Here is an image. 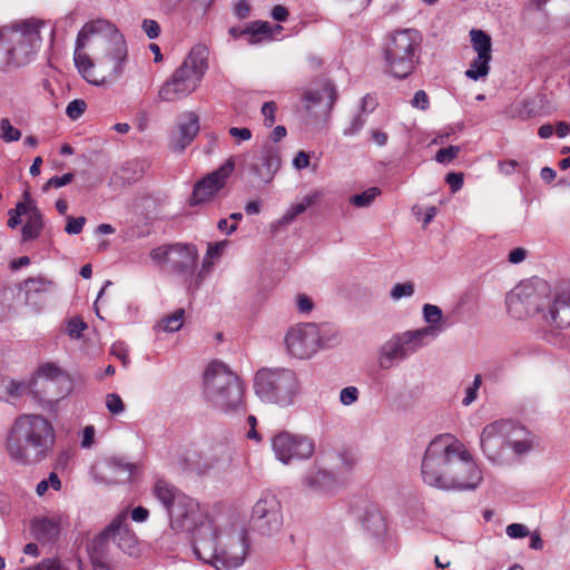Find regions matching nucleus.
I'll use <instances>...</instances> for the list:
<instances>
[{
  "label": "nucleus",
  "instance_id": "5",
  "mask_svg": "<svg viewBox=\"0 0 570 570\" xmlns=\"http://www.w3.org/2000/svg\"><path fill=\"white\" fill-rule=\"evenodd\" d=\"M207 69L206 48H193L181 65L159 88V100L173 102L186 98L199 87Z\"/></svg>",
  "mask_w": 570,
  "mask_h": 570
},
{
  "label": "nucleus",
  "instance_id": "37",
  "mask_svg": "<svg viewBox=\"0 0 570 570\" xmlns=\"http://www.w3.org/2000/svg\"><path fill=\"white\" fill-rule=\"evenodd\" d=\"M1 387L3 392L13 400L21 397L28 390V385L26 382L16 381L12 379L3 380Z\"/></svg>",
  "mask_w": 570,
  "mask_h": 570
},
{
  "label": "nucleus",
  "instance_id": "49",
  "mask_svg": "<svg viewBox=\"0 0 570 570\" xmlns=\"http://www.w3.org/2000/svg\"><path fill=\"white\" fill-rule=\"evenodd\" d=\"M414 293V286L411 282L397 283L391 291L393 299H400L402 297L411 296Z\"/></svg>",
  "mask_w": 570,
  "mask_h": 570
},
{
  "label": "nucleus",
  "instance_id": "11",
  "mask_svg": "<svg viewBox=\"0 0 570 570\" xmlns=\"http://www.w3.org/2000/svg\"><path fill=\"white\" fill-rule=\"evenodd\" d=\"M451 444L450 434L440 435L429 444L422 461V478L426 484L444 489L449 461L454 451Z\"/></svg>",
  "mask_w": 570,
  "mask_h": 570
},
{
  "label": "nucleus",
  "instance_id": "64",
  "mask_svg": "<svg viewBox=\"0 0 570 570\" xmlns=\"http://www.w3.org/2000/svg\"><path fill=\"white\" fill-rule=\"evenodd\" d=\"M96 430L94 425H87L82 431L81 448L89 449L95 442Z\"/></svg>",
  "mask_w": 570,
  "mask_h": 570
},
{
  "label": "nucleus",
  "instance_id": "46",
  "mask_svg": "<svg viewBox=\"0 0 570 570\" xmlns=\"http://www.w3.org/2000/svg\"><path fill=\"white\" fill-rule=\"evenodd\" d=\"M86 102L82 99H75L70 101L66 108V114L70 119L80 118L86 111Z\"/></svg>",
  "mask_w": 570,
  "mask_h": 570
},
{
  "label": "nucleus",
  "instance_id": "51",
  "mask_svg": "<svg viewBox=\"0 0 570 570\" xmlns=\"http://www.w3.org/2000/svg\"><path fill=\"white\" fill-rule=\"evenodd\" d=\"M424 320L430 324H436L442 320V311L439 306L425 304L423 306Z\"/></svg>",
  "mask_w": 570,
  "mask_h": 570
},
{
  "label": "nucleus",
  "instance_id": "34",
  "mask_svg": "<svg viewBox=\"0 0 570 570\" xmlns=\"http://www.w3.org/2000/svg\"><path fill=\"white\" fill-rule=\"evenodd\" d=\"M470 40L476 56L492 57V40L485 31L472 29L470 31Z\"/></svg>",
  "mask_w": 570,
  "mask_h": 570
},
{
  "label": "nucleus",
  "instance_id": "16",
  "mask_svg": "<svg viewBox=\"0 0 570 570\" xmlns=\"http://www.w3.org/2000/svg\"><path fill=\"white\" fill-rule=\"evenodd\" d=\"M127 519L128 512L127 510H122L101 531L98 540L101 544L107 541H112L128 556L138 558L141 554L140 544L135 532L129 528Z\"/></svg>",
  "mask_w": 570,
  "mask_h": 570
},
{
  "label": "nucleus",
  "instance_id": "3",
  "mask_svg": "<svg viewBox=\"0 0 570 570\" xmlns=\"http://www.w3.org/2000/svg\"><path fill=\"white\" fill-rule=\"evenodd\" d=\"M204 392L216 409L233 413L245 407V385L225 363L213 361L204 374Z\"/></svg>",
  "mask_w": 570,
  "mask_h": 570
},
{
  "label": "nucleus",
  "instance_id": "10",
  "mask_svg": "<svg viewBox=\"0 0 570 570\" xmlns=\"http://www.w3.org/2000/svg\"><path fill=\"white\" fill-rule=\"evenodd\" d=\"M453 453L449 461L444 489H474L482 480V473L471 454L452 436Z\"/></svg>",
  "mask_w": 570,
  "mask_h": 570
},
{
  "label": "nucleus",
  "instance_id": "44",
  "mask_svg": "<svg viewBox=\"0 0 570 570\" xmlns=\"http://www.w3.org/2000/svg\"><path fill=\"white\" fill-rule=\"evenodd\" d=\"M73 178L75 176L71 173L63 174L62 176H53L43 185L42 190L48 191L50 188H61L70 184Z\"/></svg>",
  "mask_w": 570,
  "mask_h": 570
},
{
  "label": "nucleus",
  "instance_id": "12",
  "mask_svg": "<svg viewBox=\"0 0 570 570\" xmlns=\"http://www.w3.org/2000/svg\"><path fill=\"white\" fill-rule=\"evenodd\" d=\"M283 524L279 500L275 494L266 492L252 507V529L264 535L277 532Z\"/></svg>",
  "mask_w": 570,
  "mask_h": 570
},
{
  "label": "nucleus",
  "instance_id": "35",
  "mask_svg": "<svg viewBox=\"0 0 570 570\" xmlns=\"http://www.w3.org/2000/svg\"><path fill=\"white\" fill-rule=\"evenodd\" d=\"M185 318V309L177 308L170 315L163 317L158 324L157 328L164 331L166 333H175L183 327Z\"/></svg>",
  "mask_w": 570,
  "mask_h": 570
},
{
  "label": "nucleus",
  "instance_id": "53",
  "mask_svg": "<svg viewBox=\"0 0 570 570\" xmlns=\"http://www.w3.org/2000/svg\"><path fill=\"white\" fill-rule=\"evenodd\" d=\"M482 384V377L480 374H476L473 380V384L469 386L465 391V396L462 401L463 405H470L478 395V391Z\"/></svg>",
  "mask_w": 570,
  "mask_h": 570
},
{
  "label": "nucleus",
  "instance_id": "4",
  "mask_svg": "<svg viewBox=\"0 0 570 570\" xmlns=\"http://www.w3.org/2000/svg\"><path fill=\"white\" fill-rule=\"evenodd\" d=\"M421 43L422 36L415 29L391 32L383 47L386 72L399 79L412 75L420 60Z\"/></svg>",
  "mask_w": 570,
  "mask_h": 570
},
{
  "label": "nucleus",
  "instance_id": "63",
  "mask_svg": "<svg viewBox=\"0 0 570 570\" xmlns=\"http://www.w3.org/2000/svg\"><path fill=\"white\" fill-rule=\"evenodd\" d=\"M296 306L301 313H309L313 309V301L306 294H299L296 297Z\"/></svg>",
  "mask_w": 570,
  "mask_h": 570
},
{
  "label": "nucleus",
  "instance_id": "54",
  "mask_svg": "<svg viewBox=\"0 0 570 570\" xmlns=\"http://www.w3.org/2000/svg\"><path fill=\"white\" fill-rule=\"evenodd\" d=\"M61 373H62L61 368L58 365H56L55 363L42 364L38 370L39 376L50 379V380L58 377L59 375H61Z\"/></svg>",
  "mask_w": 570,
  "mask_h": 570
},
{
  "label": "nucleus",
  "instance_id": "40",
  "mask_svg": "<svg viewBox=\"0 0 570 570\" xmlns=\"http://www.w3.org/2000/svg\"><path fill=\"white\" fill-rule=\"evenodd\" d=\"M59 491L61 489V480L56 472H51L47 479L41 480L36 487V493L42 497L49 489Z\"/></svg>",
  "mask_w": 570,
  "mask_h": 570
},
{
  "label": "nucleus",
  "instance_id": "1",
  "mask_svg": "<svg viewBox=\"0 0 570 570\" xmlns=\"http://www.w3.org/2000/svg\"><path fill=\"white\" fill-rule=\"evenodd\" d=\"M170 527L176 532H193L199 528L202 534L194 544V553L204 563H209L216 570H235L243 564L248 552L247 528L245 524H234L227 547L217 552V532L206 520L198 502L189 497L180 500L168 511Z\"/></svg>",
  "mask_w": 570,
  "mask_h": 570
},
{
  "label": "nucleus",
  "instance_id": "45",
  "mask_svg": "<svg viewBox=\"0 0 570 570\" xmlns=\"http://www.w3.org/2000/svg\"><path fill=\"white\" fill-rule=\"evenodd\" d=\"M87 328V324L80 318H71L67 324V334L73 338L78 340L82 336L83 331Z\"/></svg>",
  "mask_w": 570,
  "mask_h": 570
},
{
  "label": "nucleus",
  "instance_id": "48",
  "mask_svg": "<svg viewBox=\"0 0 570 570\" xmlns=\"http://www.w3.org/2000/svg\"><path fill=\"white\" fill-rule=\"evenodd\" d=\"M85 224H86V218L83 216H80V217L67 216V224L65 227V232L69 235H78L81 233Z\"/></svg>",
  "mask_w": 570,
  "mask_h": 570
},
{
  "label": "nucleus",
  "instance_id": "39",
  "mask_svg": "<svg viewBox=\"0 0 570 570\" xmlns=\"http://www.w3.org/2000/svg\"><path fill=\"white\" fill-rule=\"evenodd\" d=\"M0 138L6 142L18 141L21 138V131L13 127L8 118L0 120Z\"/></svg>",
  "mask_w": 570,
  "mask_h": 570
},
{
  "label": "nucleus",
  "instance_id": "7",
  "mask_svg": "<svg viewBox=\"0 0 570 570\" xmlns=\"http://www.w3.org/2000/svg\"><path fill=\"white\" fill-rule=\"evenodd\" d=\"M149 258L159 269L183 277L187 287L188 278L196 275L199 253L196 245L191 243H171L153 248L149 252Z\"/></svg>",
  "mask_w": 570,
  "mask_h": 570
},
{
  "label": "nucleus",
  "instance_id": "62",
  "mask_svg": "<svg viewBox=\"0 0 570 570\" xmlns=\"http://www.w3.org/2000/svg\"><path fill=\"white\" fill-rule=\"evenodd\" d=\"M446 184L450 186L453 193L458 191L463 186V174L462 173H449L445 177Z\"/></svg>",
  "mask_w": 570,
  "mask_h": 570
},
{
  "label": "nucleus",
  "instance_id": "52",
  "mask_svg": "<svg viewBox=\"0 0 570 570\" xmlns=\"http://www.w3.org/2000/svg\"><path fill=\"white\" fill-rule=\"evenodd\" d=\"M277 110V106L275 101H267L262 107V115L264 117V125L266 127H272L275 122V114Z\"/></svg>",
  "mask_w": 570,
  "mask_h": 570
},
{
  "label": "nucleus",
  "instance_id": "21",
  "mask_svg": "<svg viewBox=\"0 0 570 570\" xmlns=\"http://www.w3.org/2000/svg\"><path fill=\"white\" fill-rule=\"evenodd\" d=\"M507 308L509 314L518 320L535 315H542L543 305L540 296L531 286H518L507 295Z\"/></svg>",
  "mask_w": 570,
  "mask_h": 570
},
{
  "label": "nucleus",
  "instance_id": "59",
  "mask_svg": "<svg viewBox=\"0 0 570 570\" xmlns=\"http://www.w3.org/2000/svg\"><path fill=\"white\" fill-rule=\"evenodd\" d=\"M141 27L149 39H156L160 33V26L156 20L145 19Z\"/></svg>",
  "mask_w": 570,
  "mask_h": 570
},
{
  "label": "nucleus",
  "instance_id": "8",
  "mask_svg": "<svg viewBox=\"0 0 570 570\" xmlns=\"http://www.w3.org/2000/svg\"><path fill=\"white\" fill-rule=\"evenodd\" d=\"M256 395L265 402L288 404L298 389L293 371L286 368H262L254 377Z\"/></svg>",
  "mask_w": 570,
  "mask_h": 570
},
{
  "label": "nucleus",
  "instance_id": "13",
  "mask_svg": "<svg viewBox=\"0 0 570 570\" xmlns=\"http://www.w3.org/2000/svg\"><path fill=\"white\" fill-rule=\"evenodd\" d=\"M244 161L243 157H229L220 167L197 181L190 197V205L210 200L226 185L232 173Z\"/></svg>",
  "mask_w": 570,
  "mask_h": 570
},
{
  "label": "nucleus",
  "instance_id": "43",
  "mask_svg": "<svg viewBox=\"0 0 570 570\" xmlns=\"http://www.w3.org/2000/svg\"><path fill=\"white\" fill-rule=\"evenodd\" d=\"M28 209H29V200H27L24 203H18L16 205V208L11 209L9 212L10 217L8 219V226L10 228H16L21 223L20 217L22 215H26Z\"/></svg>",
  "mask_w": 570,
  "mask_h": 570
},
{
  "label": "nucleus",
  "instance_id": "56",
  "mask_svg": "<svg viewBox=\"0 0 570 570\" xmlns=\"http://www.w3.org/2000/svg\"><path fill=\"white\" fill-rule=\"evenodd\" d=\"M358 399V390L355 386L344 387L340 393V400L344 405H352Z\"/></svg>",
  "mask_w": 570,
  "mask_h": 570
},
{
  "label": "nucleus",
  "instance_id": "29",
  "mask_svg": "<svg viewBox=\"0 0 570 570\" xmlns=\"http://www.w3.org/2000/svg\"><path fill=\"white\" fill-rule=\"evenodd\" d=\"M106 469L107 482L117 484L130 481L134 466L118 459H111L107 462Z\"/></svg>",
  "mask_w": 570,
  "mask_h": 570
},
{
  "label": "nucleus",
  "instance_id": "38",
  "mask_svg": "<svg viewBox=\"0 0 570 570\" xmlns=\"http://www.w3.org/2000/svg\"><path fill=\"white\" fill-rule=\"evenodd\" d=\"M380 194V188L370 187L361 194L353 195L350 202L356 207H368Z\"/></svg>",
  "mask_w": 570,
  "mask_h": 570
},
{
  "label": "nucleus",
  "instance_id": "28",
  "mask_svg": "<svg viewBox=\"0 0 570 570\" xmlns=\"http://www.w3.org/2000/svg\"><path fill=\"white\" fill-rule=\"evenodd\" d=\"M363 528L374 537H382L386 533L387 524L382 512L374 505L368 507L362 519Z\"/></svg>",
  "mask_w": 570,
  "mask_h": 570
},
{
  "label": "nucleus",
  "instance_id": "23",
  "mask_svg": "<svg viewBox=\"0 0 570 570\" xmlns=\"http://www.w3.org/2000/svg\"><path fill=\"white\" fill-rule=\"evenodd\" d=\"M32 535L41 543L56 541L61 530V518L59 515L39 517L31 521Z\"/></svg>",
  "mask_w": 570,
  "mask_h": 570
},
{
  "label": "nucleus",
  "instance_id": "33",
  "mask_svg": "<svg viewBox=\"0 0 570 570\" xmlns=\"http://www.w3.org/2000/svg\"><path fill=\"white\" fill-rule=\"evenodd\" d=\"M283 27L281 24H271L267 21L252 22V45L261 40H273L281 35Z\"/></svg>",
  "mask_w": 570,
  "mask_h": 570
},
{
  "label": "nucleus",
  "instance_id": "22",
  "mask_svg": "<svg viewBox=\"0 0 570 570\" xmlns=\"http://www.w3.org/2000/svg\"><path fill=\"white\" fill-rule=\"evenodd\" d=\"M229 244L230 243L228 240H220L217 243L208 244L200 269L196 273V275H191L187 281V291L189 293H194L200 288L204 281L212 273L214 265L222 257Z\"/></svg>",
  "mask_w": 570,
  "mask_h": 570
},
{
  "label": "nucleus",
  "instance_id": "15",
  "mask_svg": "<svg viewBox=\"0 0 570 570\" xmlns=\"http://www.w3.org/2000/svg\"><path fill=\"white\" fill-rule=\"evenodd\" d=\"M285 344L289 354L297 358H308L321 346L318 326L314 323H302L291 327L285 335Z\"/></svg>",
  "mask_w": 570,
  "mask_h": 570
},
{
  "label": "nucleus",
  "instance_id": "6",
  "mask_svg": "<svg viewBox=\"0 0 570 570\" xmlns=\"http://www.w3.org/2000/svg\"><path fill=\"white\" fill-rule=\"evenodd\" d=\"M92 41L105 47L106 57L111 62L110 75L112 78H118L122 73L124 63L127 59V46L122 35L110 21L96 19L86 22L76 39L78 48H85Z\"/></svg>",
  "mask_w": 570,
  "mask_h": 570
},
{
  "label": "nucleus",
  "instance_id": "58",
  "mask_svg": "<svg viewBox=\"0 0 570 570\" xmlns=\"http://www.w3.org/2000/svg\"><path fill=\"white\" fill-rule=\"evenodd\" d=\"M110 352L114 356L119 358L125 365L129 361L128 347L122 342H116L111 345Z\"/></svg>",
  "mask_w": 570,
  "mask_h": 570
},
{
  "label": "nucleus",
  "instance_id": "47",
  "mask_svg": "<svg viewBox=\"0 0 570 570\" xmlns=\"http://www.w3.org/2000/svg\"><path fill=\"white\" fill-rule=\"evenodd\" d=\"M459 153L460 148L458 146L441 148L435 155V160L440 164H449L459 155Z\"/></svg>",
  "mask_w": 570,
  "mask_h": 570
},
{
  "label": "nucleus",
  "instance_id": "25",
  "mask_svg": "<svg viewBox=\"0 0 570 570\" xmlns=\"http://www.w3.org/2000/svg\"><path fill=\"white\" fill-rule=\"evenodd\" d=\"M199 131V118L195 112H186L178 124L177 137L173 142L175 150H184L197 136Z\"/></svg>",
  "mask_w": 570,
  "mask_h": 570
},
{
  "label": "nucleus",
  "instance_id": "18",
  "mask_svg": "<svg viewBox=\"0 0 570 570\" xmlns=\"http://www.w3.org/2000/svg\"><path fill=\"white\" fill-rule=\"evenodd\" d=\"M273 450L279 461L288 463L294 459H308L314 453V443L304 435L281 432L274 436Z\"/></svg>",
  "mask_w": 570,
  "mask_h": 570
},
{
  "label": "nucleus",
  "instance_id": "50",
  "mask_svg": "<svg viewBox=\"0 0 570 570\" xmlns=\"http://www.w3.org/2000/svg\"><path fill=\"white\" fill-rule=\"evenodd\" d=\"M106 406L112 414H120L125 411V404L121 397L116 393H110L107 395Z\"/></svg>",
  "mask_w": 570,
  "mask_h": 570
},
{
  "label": "nucleus",
  "instance_id": "27",
  "mask_svg": "<svg viewBox=\"0 0 570 570\" xmlns=\"http://www.w3.org/2000/svg\"><path fill=\"white\" fill-rule=\"evenodd\" d=\"M27 220L22 227V242H29L38 238L43 229V217L32 199H29V209Z\"/></svg>",
  "mask_w": 570,
  "mask_h": 570
},
{
  "label": "nucleus",
  "instance_id": "30",
  "mask_svg": "<svg viewBox=\"0 0 570 570\" xmlns=\"http://www.w3.org/2000/svg\"><path fill=\"white\" fill-rule=\"evenodd\" d=\"M279 166L281 158L278 156V150L277 148L269 146L263 157V164L257 168V174L261 180L264 183L271 181Z\"/></svg>",
  "mask_w": 570,
  "mask_h": 570
},
{
  "label": "nucleus",
  "instance_id": "2",
  "mask_svg": "<svg viewBox=\"0 0 570 570\" xmlns=\"http://www.w3.org/2000/svg\"><path fill=\"white\" fill-rule=\"evenodd\" d=\"M53 442V428L45 416L22 414L8 431L6 450L12 461L31 464L43 460Z\"/></svg>",
  "mask_w": 570,
  "mask_h": 570
},
{
  "label": "nucleus",
  "instance_id": "61",
  "mask_svg": "<svg viewBox=\"0 0 570 570\" xmlns=\"http://www.w3.org/2000/svg\"><path fill=\"white\" fill-rule=\"evenodd\" d=\"M412 106L421 110H426L430 106L428 94L424 90H417L412 99Z\"/></svg>",
  "mask_w": 570,
  "mask_h": 570
},
{
  "label": "nucleus",
  "instance_id": "19",
  "mask_svg": "<svg viewBox=\"0 0 570 570\" xmlns=\"http://www.w3.org/2000/svg\"><path fill=\"white\" fill-rule=\"evenodd\" d=\"M542 320L550 328L570 327V282L560 285L542 307Z\"/></svg>",
  "mask_w": 570,
  "mask_h": 570
},
{
  "label": "nucleus",
  "instance_id": "32",
  "mask_svg": "<svg viewBox=\"0 0 570 570\" xmlns=\"http://www.w3.org/2000/svg\"><path fill=\"white\" fill-rule=\"evenodd\" d=\"M56 288L52 281L45 277H30L24 279L20 285V291L26 295V299L29 301L32 295L51 293Z\"/></svg>",
  "mask_w": 570,
  "mask_h": 570
},
{
  "label": "nucleus",
  "instance_id": "9",
  "mask_svg": "<svg viewBox=\"0 0 570 570\" xmlns=\"http://www.w3.org/2000/svg\"><path fill=\"white\" fill-rule=\"evenodd\" d=\"M43 24L42 20L30 19L12 28H3L13 57V66H23L33 58L41 45L40 29Z\"/></svg>",
  "mask_w": 570,
  "mask_h": 570
},
{
  "label": "nucleus",
  "instance_id": "14",
  "mask_svg": "<svg viewBox=\"0 0 570 570\" xmlns=\"http://www.w3.org/2000/svg\"><path fill=\"white\" fill-rule=\"evenodd\" d=\"M433 327H424L414 332H407L402 337L390 340L382 347L380 366L390 368L395 362L405 358L421 346V341L429 334H433Z\"/></svg>",
  "mask_w": 570,
  "mask_h": 570
},
{
  "label": "nucleus",
  "instance_id": "20",
  "mask_svg": "<svg viewBox=\"0 0 570 570\" xmlns=\"http://www.w3.org/2000/svg\"><path fill=\"white\" fill-rule=\"evenodd\" d=\"M228 459V449L223 443H202L186 451L184 463L188 469L205 472L215 463Z\"/></svg>",
  "mask_w": 570,
  "mask_h": 570
},
{
  "label": "nucleus",
  "instance_id": "24",
  "mask_svg": "<svg viewBox=\"0 0 570 570\" xmlns=\"http://www.w3.org/2000/svg\"><path fill=\"white\" fill-rule=\"evenodd\" d=\"M337 99L335 86L331 81H324L320 89H311L305 94L307 108L320 105L323 115H330Z\"/></svg>",
  "mask_w": 570,
  "mask_h": 570
},
{
  "label": "nucleus",
  "instance_id": "17",
  "mask_svg": "<svg viewBox=\"0 0 570 570\" xmlns=\"http://www.w3.org/2000/svg\"><path fill=\"white\" fill-rule=\"evenodd\" d=\"M517 430L514 422L498 420L487 424L480 436V444L484 455L492 462L502 456L504 448L510 443L511 434Z\"/></svg>",
  "mask_w": 570,
  "mask_h": 570
},
{
  "label": "nucleus",
  "instance_id": "42",
  "mask_svg": "<svg viewBox=\"0 0 570 570\" xmlns=\"http://www.w3.org/2000/svg\"><path fill=\"white\" fill-rule=\"evenodd\" d=\"M314 203V198L312 196L305 197V199L298 204L293 205L288 212L284 215V223H291L295 219L296 216L304 213L312 204Z\"/></svg>",
  "mask_w": 570,
  "mask_h": 570
},
{
  "label": "nucleus",
  "instance_id": "31",
  "mask_svg": "<svg viewBox=\"0 0 570 570\" xmlns=\"http://www.w3.org/2000/svg\"><path fill=\"white\" fill-rule=\"evenodd\" d=\"M85 48H78V42H76L75 52H73V61L78 69V71L82 75V77L90 83L101 85L104 82L102 79H98L95 77L94 72V62L90 57L82 52Z\"/></svg>",
  "mask_w": 570,
  "mask_h": 570
},
{
  "label": "nucleus",
  "instance_id": "41",
  "mask_svg": "<svg viewBox=\"0 0 570 570\" xmlns=\"http://www.w3.org/2000/svg\"><path fill=\"white\" fill-rule=\"evenodd\" d=\"M13 66V57L10 51L8 41L6 40L4 29L0 30V69Z\"/></svg>",
  "mask_w": 570,
  "mask_h": 570
},
{
  "label": "nucleus",
  "instance_id": "36",
  "mask_svg": "<svg viewBox=\"0 0 570 570\" xmlns=\"http://www.w3.org/2000/svg\"><path fill=\"white\" fill-rule=\"evenodd\" d=\"M492 57L476 56L470 63V68L465 71V76L471 80L484 78L490 72V61Z\"/></svg>",
  "mask_w": 570,
  "mask_h": 570
},
{
  "label": "nucleus",
  "instance_id": "26",
  "mask_svg": "<svg viewBox=\"0 0 570 570\" xmlns=\"http://www.w3.org/2000/svg\"><path fill=\"white\" fill-rule=\"evenodd\" d=\"M154 497L163 504L167 512L186 495L164 479H158L153 487Z\"/></svg>",
  "mask_w": 570,
  "mask_h": 570
},
{
  "label": "nucleus",
  "instance_id": "55",
  "mask_svg": "<svg viewBox=\"0 0 570 570\" xmlns=\"http://www.w3.org/2000/svg\"><path fill=\"white\" fill-rule=\"evenodd\" d=\"M505 532L512 539H520L530 534L528 527L522 523L509 524L505 529Z\"/></svg>",
  "mask_w": 570,
  "mask_h": 570
},
{
  "label": "nucleus",
  "instance_id": "60",
  "mask_svg": "<svg viewBox=\"0 0 570 570\" xmlns=\"http://www.w3.org/2000/svg\"><path fill=\"white\" fill-rule=\"evenodd\" d=\"M23 570H65L61 563L55 559H46L33 567L26 568Z\"/></svg>",
  "mask_w": 570,
  "mask_h": 570
},
{
  "label": "nucleus",
  "instance_id": "57",
  "mask_svg": "<svg viewBox=\"0 0 570 570\" xmlns=\"http://www.w3.org/2000/svg\"><path fill=\"white\" fill-rule=\"evenodd\" d=\"M365 125V118L362 115L355 116L351 124L343 130L344 136H354L358 134Z\"/></svg>",
  "mask_w": 570,
  "mask_h": 570
}]
</instances>
